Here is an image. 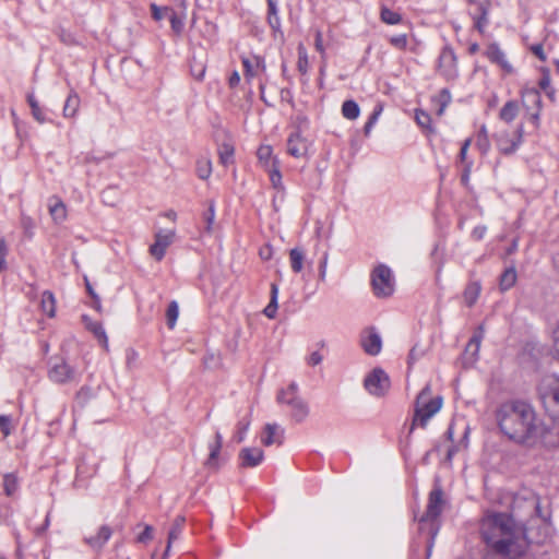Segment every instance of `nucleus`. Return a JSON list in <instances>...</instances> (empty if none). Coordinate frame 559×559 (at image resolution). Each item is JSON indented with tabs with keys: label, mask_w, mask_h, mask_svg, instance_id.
<instances>
[{
	"label": "nucleus",
	"mask_w": 559,
	"mask_h": 559,
	"mask_svg": "<svg viewBox=\"0 0 559 559\" xmlns=\"http://www.w3.org/2000/svg\"><path fill=\"white\" fill-rule=\"evenodd\" d=\"M250 426V419L243 418L237 424V431L234 435V440L241 443L245 440L246 432Z\"/></svg>",
	"instance_id": "44"
},
{
	"label": "nucleus",
	"mask_w": 559,
	"mask_h": 559,
	"mask_svg": "<svg viewBox=\"0 0 559 559\" xmlns=\"http://www.w3.org/2000/svg\"><path fill=\"white\" fill-rule=\"evenodd\" d=\"M538 395L546 408L559 413V377L545 376L538 384Z\"/></svg>",
	"instance_id": "6"
},
{
	"label": "nucleus",
	"mask_w": 559,
	"mask_h": 559,
	"mask_svg": "<svg viewBox=\"0 0 559 559\" xmlns=\"http://www.w3.org/2000/svg\"><path fill=\"white\" fill-rule=\"evenodd\" d=\"M483 337H484V328H483V325H480V326H478L477 331L469 340V342L466 346V352H471L473 356H477Z\"/></svg>",
	"instance_id": "39"
},
{
	"label": "nucleus",
	"mask_w": 559,
	"mask_h": 559,
	"mask_svg": "<svg viewBox=\"0 0 559 559\" xmlns=\"http://www.w3.org/2000/svg\"><path fill=\"white\" fill-rule=\"evenodd\" d=\"M111 534H112L111 528L107 525H103L99 527V530L95 536L86 537L85 542L92 548L100 549L108 542Z\"/></svg>",
	"instance_id": "21"
},
{
	"label": "nucleus",
	"mask_w": 559,
	"mask_h": 559,
	"mask_svg": "<svg viewBox=\"0 0 559 559\" xmlns=\"http://www.w3.org/2000/svg\"><path fill=\"white\" fill-rule=\"evenodd\" d=\"M185 522H186V519L183 516H177L174 520L173 525H171V527H170V530L168 532L167 546H166V550H165V552L163 555L164 558H166L168 556L173 543L181 534V531H182Z\"/></svg>",
	"instance_id": "24"
},
{
	"label": "nucleus",
	"mask_w": 559,
	"mask_h": 559,
	"mask_svg": "<svg viewBox=\"0 0 559 559\" xmlns=\"http://www.w3.org/2000/svg\"><path fill=\"white\" fill-rule=\"evenodd\" d=\"M215 218V205L214 202H210L207 211L204 213V222H205V231H212V225Z\"/></svg>",
	"instance_id": "48"
},
{
	"label": "nucleus",
	"mask_w": 559,
	"mask_h": 559,
	"mask_svg": "<svg viewBox=\"0 0 559 559\" xmlns=\"http://www.w3.org/2000/svg\"><path fill=\"white\" fill-rule=\"evenodd\" d=\"M524 126L520 123L513 132L501 130L495 134V141L500 153L513 154L523 141Z\"/></svg>",
	"instance_id": "7"
},
{
	"label": "nucleus",
	"mask_w": 559,
	"mask_h": 559,
	"mask_svg": "<svg viewBox=\"0 0 559 559\" xmlns=\"http://www.w3.org/2000/svg\"><path fill=\"white\" fill-rule=\"evenodd\" d=\"M495 417L501 433L515 443L527 447L559 445V424L547 427L538 418L534 407L525 401L512 400L502 403Z\"/></svg>",
	"instance_id": "1"
},
{
	"label": "nucleus",
	"mask_w": 559,
	"mask_h": 559,
	"mask_svg": "<svg viewBox=\"0 0 559 559\" xmlns=\"http://www.w3.org/2000/svg\"><path fill=\"white\" fill-rule=\"evenodd\" d=\"M443 504L444 500L442 489L440 486H436L429 493L426 513L420 519L421 523L431 522L432 539L437 534V528L435 527V520L441 514Z\"/></svg>",
	"instance_id": "9"
},
{
	"label": "nucleus",
	"mask_w": 559,
	"mask_h": 559,
	"mask_svg": "<svg viewBox=\"0 0 559 559\" xmlns=\"http://www.w3.org/2000/svg\"><path fill=\"white\" fill-rule=\"evenodd\" d=\"M438 100L440 102V108L437 110V115L441 116L447 107V105L451 100V95L449 91L442 90L438 96Z\"/></svg>",
	"instance_id": "49"
},
{
	"label": "nucleus",
	"mask_w": 559,
	"mask_h": 559,
	"mask_svg": "<svg viewBox=\"0 0 559 559\" xmlns=\"http://www.w3.org/2000/svg\"><path fill=\"white\" fill-rule=\"evenodd\" d=\"M266 171L270 175V180L272 182V186L277 190H283V182H282V174L280 171L278 165L266 169Z\"/></svg>",
	"instance_id": "45"
},
{
	"label": "nucleus",
	"mask_w": 559,
	"mask_h": 559,
	"mask_svg": "<svg viewBox=\"0 0 559 559\" xmlns=\"http://www.w3.org/2000/svg\"><path fill=\"white\" fill-rule=\"evenodd\" d=\"M371 287L376 297L388 298L395 289V278L392 270L385 264H378L370 274Z\"/></svg>",
	"instance_id": "5"
},
{
	"label": "nucleus",
	"mask_w": 559,
	"mask_h": 559,
	"mask_svg": "<svg viewBox=\"0 0 559 559\" xmlns=\"http://www.w3.org/2000/svg\"><path fill=\"white\" fill-rule=\"evenodd\" d=\"M82 320L85 328L94 334L95 337L103 344L104 347L108 346V338L100 322L91 320L87 316H83Z\"/></svg>",
	"instance_id": "22"
},
{
	"label": "nucleus",
	"mask_w": 559,
	"mask_h": 559,
	"mask_svg": "<svg viewBox=\"0 0 559 559\" xmlns=\"http://www.w3.org/2000/svg\"><path fill=\"white\" fill-rule=\"evenodd\" d=\"M212 174V162L209 157H200L197 160V175L200 179L205 180Z\"/></svg>",
	"instance_id": "36"
},
{
	"label": "nucleus",
	"mask_w": 559,
	"mask_h": 559,
	"mask_svg": "<svg viewBox=\"0 0 559 559\" xmlns=\"http://www.w3.org/2000/svg\"><path fill=\"white\" fill-rule=\"evenodd\" d=\"M516 271L514 266L507 269L500 276L501 290H508L514 286L516 282Z\"/></svg>",
	"instance_id": "35"
},
{
	"label": "nucleus",
	"mask_w": 559,
	"mask_h": 559,
	"mask_svg": "<svg viewBox=\"0 0 559 559\" xmlns=\"http://www.w3.org/2000/svg\"><path fill=\"white\" fill-rule=\"evenodd\" d=\"M8 254V246L3 238H0V271L7 267L5 257Z\"/></svg>",
	"instance_id": "57"
},
{
	"label": "nucleus",
	"mask_w": 559,
	"mask_h": 559,
	"mask_svg": "<svg viewBox=\"0 0 559 559\" xmlns=\"http://www.w3.org/2000/svg\"><path fill=\"white\" fill-rule=\"evenodd\" d=\"M93 396V392L90 388L83 386L81 390L76 393V401L82 406Z\"/></svg>",
	"instance_id": "51"
},
{
	"label": "nucleus",
	"mask_w": 559,
	"mask_h": 559,
	"mask_svg": "<svg viewBox=\"0 0 559 559\" xmlns=\"http://www.w3.org/2000/svg\"><path fill=\"white\" fill-rule=\"evenodd\" d=\"M170 24L171 28L175 33L180 34L183 28V21L176 13H171L170 15Z\"/></svg>",
	"instance_id": "55"
},
{
	"label": "nucleus",
	"mask_w": 559,
	"mask_h": 559,
	"mask_svg": "<svg viewBox=\"0 0 559 559\" xmlns=\"http://www.w3.org/2000/svg\"><path fill=\"white\" fill-rule=\"evenodd\" d=\"M439 70L447 79L456 76V57L451 49L444 48L439 56Z\"/></svg>",
	"instance_id": "15"
},
{
	"label": "nucleus",
	"mask_w": 559,
	"mask_h": 559,
	"mask_svg": "<svg viewBox=\"0 0 559 559\" xmlns=\"http://www.w3.org/2000/svg\"><path fill=\"white\" fill-rule=\"evenodd\" d=\"M551 350H552L554 355L559 359V323L552 331Z\"/></svg>",
	"instance_id": "53"
},
{
	"label": "nucleus",
	"mask_w": 559,
	"mask_h": 559,
	"mask_svg": "<svg viewBox=\"0 0 559 559\" xmlns=\"http://www.w3.org/2000/svg\"><path fill=\"white\" fill-rule=\"evenodd\" d=\"M477 146L481 151L483 154H486L489 151L490 143L488 138V131L485 124H483L477 134Z\"/></svg>",
	"instance_id": "42"
},
{
	"label": "nucleus",
	"mask_w": 559,
	"mask_h": 559,
	"mask_svg": "<svg viewBox=\"0 0 559 559\" xmlns=\"http://www.w3.org/2000/svg\"><path fill=\"white\" fill-rule=\"evenodd\" d=\"M190 71L191 75L197 81H202L204 79L206 71L205 60H203L202 58L198 59L195 56H193L190 62Z\"/></svg>",
	"instance_id": "31"
},
{
	"label": "nucleus",
	"mask_w": 559,
	"mask_h": 559,
	"mask_svg": "<svg viewBox=\"0 0 559 559\" xmlns=\"http://www.w3.org/2000/svg\"><path fill=\"white\" fill-rule=\"evenodd\" d=\"M539 87L547 93L548 96H552L554 91L550 90V76L546 72L539 81Z\"/></svg>",
	"instance_id": "56"
},
{
	"label": "nucleus",
	"mask_w": 559,
	"mask_h": 559,
	"mask_svg": "<svg viewBox=\"0 0 559 559\" xmlns=\"http://www.w3.org/2000/svg\"><path fill=\"white\" fill-rule=\"evenodd\" d=\"M3 486L8 496L14 495L19 487L17 478L12 474L5 475L3 479Z\"/></svg>",
	"instance_id": "46"
},
{
	"label": "nucleus",
	"mask_w": 559,
	"mask_h": 559,
	"mask_svg": "<svg viewBox=\"0 0 559 559\" xmlns=\"http://www.w3.org/2000/svg\"><path fill=\"white\" fill-rule=\"evenodd\" d=\"M290 267L295 273L301 272L305 262V253L299 248H293L289 251Z\"/></svg>",
	"instance_id": "32"
},
{
	"label": "nucleus",
	"mask_w": 559,
	"mask_h": 559,
	"mask_svg": "<svg viewBox=\"0 0 559 559\" xmlns=\"http://www.w3.org/2000/svg\"><path fill=\"white\" fill-rule=\"evenodd\" d=\"M257 156L265 170L278 165V159L273 155V148L270 145H261L257 151Z\"/></svg>",
	"instance_id": "20"
},
{
	"label": "nucleus",
	"mask_w": 559,
	"mask_h": 559,
	"mask_svg": "<svg viewBox=\"0 0 559 559\" xmlns=\"http://www.w3.org/2000/svg\"><path fill=\"white\" fill-rule=\"evenodd\" d=\"M390 44L397 49H405L407 46V36L405 34L392 36L390 38Z\"/></svg>",
	"instance_id": "52"
},
{
	"label": "nucleus",
	"mask_w": 559,
	"mask_h": 559,
	"mask_svg": "<svg viewBox=\"0 0 559 559\" xmlns=\"http://www.w3.org/2000/svg\"><path fill=\"white\" fill-rule=\"evenodd\" d=\"M471 143H472V139H466L463 142L461 150H460L459 159L461 163H463L465 165H466V163H468L466 156H467V151H468Z\"/></svg>",
	"instance_id": "58"
},
{
	"label": "nucleus",
	"mask_w": 559,
	"mask_h": 559,
	"mask_svg": "<svg viewBox=\"0 0 559 559\" xmlns=\"http://www.w3.org/2000/svg\"><path fill=\"white\" fill-rule=\"evenodd\" d=\"M442 405L440 396L431 397L430 384H426L416 399L415 417L413 424L425 427L428 420L439 412Z\"/></svg>",
	"instance_id": "3"
},
{
	"label": "nucleus",
	"mask_w": 559,
	"mask_h": 559,
	"mask_svg": "<svg viewBox=\"0 0 559 559\" xmlns=\"http://www.w3.org/2000/svg\"><path fill=\"white\" fill-rule=\"evenodd\" d=\"M40 308L41 311L47 314L49 318H53L56 313V299L53 294L50 290H45L41 294L40 299Z\"/></svg>",
	"instance_id": "30"
},
{
	"label": "nucleus",
	"mask_w": 559,
	"mask_h": 559,
	"mask_svg": "<svg viewBox=\"0 0 559 559\" xmlns=\"http://www.w3.org/2000/svg\"><path fill=\"white\" fill-rule=\"evenodd\" d=\"M179 316V307L176 301H171L168 305L167 311H166V318H167V325L169 329H174L176 325L177 319Z\"/></svg>",
	"instance_id": "43"
},
{
	"label": "nucleus",
	"mask_w": 559,
	"mask_h": 559,
	"mask_svg": "<svg viewBox=\"0 0 559 559\" xmlns=\"http://www.w3.org/2000/svg\"><path fill=\"white\" fill-rule=\"evenodd\" d=\"M486 53L491 62L499 64L507 73H511L513 71L512 66L508 62L504 52L498 45H490Z\"/></svg>",
	"instance_id": "18"
},
{
	"label": "nucleus",
	"mask_w": 559,
	"mask_h": 559,
	"mask_svg": "<svg viewBox=\"0 0 559 559\" xmlns=\"http://www.w3.org/2000/svg\"><path fill=\"white\" fill-rule=\"evenodd\" d=\"M523 97H527L536 107L535 111L530 114V120L538 127L540 117L542 97L540 94L534 88H527L522 92Z\"/></svg>",
	"instance_id": "19"
},
{
	"label": "nucleus",
	"mask_w": 559,
	"mask_h": 559,
	"mask_svg": "<svg viewBox=\"0 0 559 559\" xmlns=\"http://www.w3.org/2000/svg\"><path fill=\"white\" fill-rule=\"evenodd\" d=\"M267 23L275 33L276 32L281 33V20H280L278 14L267 15Z\"/></svg>",
	"instance_id": "59"
},
{
	"label": "nucleus",
	"mask_w": 559,
	"mask_h": 559,
	"mask_svg": "<svg viewBox=\"0 0 559 559\" xmlns=\"http://www.w3.org/2000/svg\"><path fill=\"white\" fill-rule=\"evenodd\" d=\"M277 296H278V286L273 283L271 285V301L263 310V313L270 319H273L276 316Z\"/></svg>",
	"instance_id": "34"
},
{
	"label": "nucleus",
	"mask_w": 559,
	"mask_h": 559,
	"mask_svg": "<svg viewBox=\"0 0 559 559\" xmlns=\"http://www.w3.org/2000/svg\"><path fill=\"white\" fill-rule=\"evenodd\" d=\"M479 532L487 548L506 558H520L530 546L525 527L508 513L486 512Z\"/></svg>",
	"instance_id": "2"
},
{
	"label": "nucleus",
	"mask_w": 559,
	"mask_h": 559,
	"mask_svg": "<svg viewBox=\"0 0 559 559\" xmlns=\"http://www.w3.org/2000/svg\"><path fill=\"white\" fill-rule=\"evenodd\" d=\"M174 237V230L156 233L155 242L150 247V252L157 261H160L164 258L166 249L173 242Z\"/></svg>",
	"instance_id": "11"
},
{
	"label": "nucleus",
	"mask_w": 559,
	"mask_h": 559,
	"mask_svg": "<svg viewBox=\"0 0 559 559\" xmlns=\"http://www.w3.org/2000/svg\"><path fill=\"white\" fill-rule=\"evenodd\" d=\"M138 526H142V524H139ZM153 533H154L153 526L144 524L142 533L139 534L135 539L136 543L146 544V543L151 542L154 537Z\"/></svg>",
	"instance_id": "47"
},
{
	"label": "nucleus",
	"mask_w": 559,
	"mask_h": 559,
	"mask_svg": "<svg viewBox=\"0 0 559 559\" xmlns=\"http://www.w3.org/2000/svg\"><path fill=\"white\" fill-rule=\"evenodd\" d=\"M0 430L2 431L4 437H8L11 433V417L7 415L0 416Z\"/></svg>",
	"instance_id": "54"
},
{
	"label": "nucleus",
	"mask_w": 559,
	"mask_h": 559,
	"mask_svg": "<svg viewBox=\"0 0 559 559\" xmlns=\"http://www.w3.org/2000/svg\"><path fill=\"white\" fill-rule=\"evenodd\" d=\"M322 361V355L319 352H313L308 357V364L310 366H317Z\"/></svg>",
	"instance_id": "62"
},
{
	"label": "nucleus",
	"mask_w": 559,
	"mask_h": 559,
	"mask_svg": "<svg viewBox=\"0 0 559 559\" xmlns=\"http://www.w3.org/2000/svg\"><path fill=\"white\" fill-rule=\"evenodd\" d=\"M310 142L299 131L293 132L287 139V153L295 158H307Z\"/></svg>",
	"instance_id": "10"
},
{
	"label": "nucleus",
	"mask_w": 559,
	"mask_h": 559,
	"mask_svg": "<svg viewBox=\"0 0 559 559\" xmlns=\"http://www.w3.org/2000/svg\"><path fill=\"white\" fill-rule=\"evenodd\" d=\"M235 148L231 144L224 143L218 148L219 162L224 166H228L234 163Z\"/></svg>",
	"instance_id": "37"
},
{
	"label": "nucleus",
	"mask_w": 559,
	"mask_h": 559,
	"mask_svg": "<svg viewBox=\"0 0 559 559\" xmlns=\"http://www.w3.org/2000/svg\"><path fill=\"white\" fill-rule=\"evenodd\" d=\"M27 103L31 107L32 116L37 122L45 123L48 121L45 114V109L39 105L38 100L36 99L33 93L27 94Z\"/></svg>",
	"instance_id": "29"
},
{
	"label": "nucleus",
	"mask_w": 559,
	"mask_h": 559,
	"mask_svg": "<svg viewBox=\"0 0 559 559\" xmlns=\"http://www.w3.org/2000/svg\"><path fill=\"white\" fill-rule=\"evenodd\" d=\"M480 290L481 287L478 282H471L466 285L463 293V298L467 307H472L475 305L479 297Z\"/></svg>",
	"instance_id": "28"
},
{
	"label": "nucleus",
	"mask_w": 559,
	"mask_h": 559,
	"mask_svg": "<svg viewBox=\"0 0 559 559\" xmlns=\"http://www.w3.org/2000/svg\"><path fill=\"white\" fill-rule=\"evenodd\" d=\"M79 108L80 97L75 92L71 91L63 106V116L66 118H73L78 114Z\"/></svg>",
	"instance_id": "27"
},
{
	"label": "nucleus",
	"mask_w": 559,
	"mask_h": 559,
	"mask_svg": "<svg viewBox=\"0 0 559 559\" xmlns=\"http://www.w3.org/2000/svg\"><path fill=\"white\" fill-rule=\"evenodd\" d=\"M49 213L56 223H61L66 219L67 209L64 203L57 197L49 200Z\"/></svg>",
	"instance_id": "25"
},
{
	"label": "nucleus",
	"mask_w": 559,
	"mask_h": 559,
	"mask_svg": "<svg viewBox=\"0 0 559 559\" xmlns=\"http://www.w3.org/2000/svg\"><path fill=\"white\" fill-rule=\"evenodd\" d=\"M487 228L485 226H476L472 231V237L476 240L484 238Z\"/></svg>",
	"instance_id": "61"
},
{
	"label": "nucleus",
	"mask_w": 559,
	"mask_h": 559,
	"mask_svg": "<svg viewBox=\"0 0 559 559\" xmlns=\"http://www.w3.org/2000/svg\"><path fill=\"white\" fill-rule=\"evenodd\" d=\"M151 11H152V16L154 20L156 21H160L163 19V9H160L159 7H157L155 3H152L151 4Z\"/></svg>",
	"instance_id": "63"
},
{
	"label": "nucleus",
	"mask_w": 559,
	"mask_h": 559,
	"mask_svg": "<svg viewBox=\"0 0 559 559\" xmlns=\"http://www.w3.org/2000/svg\"><path fill=\"white\" fill-rule=\"evenodd\" d=\"M415 119H416V122L421 127V128H429L430 127V116L423 111V110H416V114H415Z\"/></svg>",
	"instance_id": "50"
},
{
	"label": "nucleus",
	"mask_w": 559,
	"mask_h": 559,
	"mask_svg": "<svg viewBox=\"0 0 559 559\" xmlns=\"http://www.w3.org/2000/svg\"><path fill=\"white\" fill-rule=\"evenodd\" d=\"M360 109L355 100H345L342 105V115L348 120H355L359 117Z\"/></svg>",
	"instance_id": "33"
},
{
	"label": "nucleus",
	"mask_w": 559,
	"mask_h": 559,
	"mask_svg": "<svg viewBox=\"0 0 559 559\" xmlns=\"http://www.w3.org/2000/svg\"><path fill=\"white\" fill-rule=\"evenodd\" d=\"M365 389L374 396H383L388 393L391 382L388 373L381 368H374L364 380Z\"/></svg>",
	"instance_id": "8"
},
{
	"label": "nucleus",
	"mask_w": 559,
	"mask_h": 559,
	"mask_svg": "<svg viewBox=\"0 0 559 559\" xmlns=\"http://www.w3.org/2000/svg\"><path fill=\"white\" fill-rule=\"evenodd\" d=\"M382 112V106H377L373 110V112L371 114V116L369 117L368 121L369 123H371L372 126H374V123L377 122L379 116L381 115Z\"/></svg>",
	"instance_id": "64"
},
{
	"label": "nucleus",
	"mask_w": 559,
	"mask_h": 559,
	"mask_svg": "<svg viewBox=\"0 0 559 559\" xmlns=\"http://www.w3.org/2000/svg\"><path fill=\"white\" fill-rule=\"evenodd\" d=\"M239 464L243 468L259 466L264 460V453L259 448H243L239 452Z\"/></svg>",
	"instance_id": "14"
},
{
	"label": "nucleus",
	"mask_w": 559,
	"mask_h": 559,
	"mask_svg": "<svg viewBox=\"0 0 559 559\" xmlns=\"http://www.w3.org/2000/svg\"><path fill=\"white\" fill-rule=\"evenodd\" d=\"M297 51H298V61H297L298 71L301 74H307V72L309 70V60H308L307 49L305 48V46L302 44H299Z\"/></svg>",
	"instance_id": "41"
},
{
	"label": "nucleus",
	"mask_w": 559,
	"mask_h": 559,
	"mask_svg": "<svg viewBox=\"0 0 559 559\" xmlns=\"http://www.w3.org/2000/svg\"><path fill=\"white\" fill-rule=\"evenodd\" d=\"M49 378L56 383H66L76 379V371L67 362L60 361L51 367Z\"/></svg>",
	"instance_id": "12"
},
{
	"label": "nucleus",
	"mask_w": 559,
	"mask_h": 559,
	"mask_svg": "<svg viewBox=\"0 0 559 559\" xmlns=\"http://www.w3.org/2000/svg\"><path fill=\"white\" fill-rule=\"evenodd\" d=\"M520 106L516 100L507 102L499 111V119L504 123H512L518 117Z\"/></svg>",
	"instance_id": "23"
},
{
	"label": "nucleus",
	"mask_w": 559,
	"mask_h": 559,
	"mask_svg": "<svg viewBox=\"0 0 559 559\" xmlns=\"http://www.w3.org/2000/svg\"><path fill=\"white\" fill-rule=\"evenodd\" d=\"M326 266H328V253H324L322 260L319 264V278L320 281H324L326 276Z\"/></svg>",
	"instance_id": "60"
},
{
	"label": "nucleus",
	"mask_w": 559,
	"mask_h": 559,
	"mask_svg": "<svg viewBox=\"0 0 559 559\" xmlns=\"http://www.w3.org/2000/svg\"><path fill=\"white\" fill-rule=\"evenodd\" d=\"M380 19L388 25H396L402 21V15L395 11L390 10L388 7L382 5L380 11Z\"/></svg>",
	"instance_id": "38"
},
{
	"label": "nucleus",
	"mask_w": 559,
	"mask_h": 559,
	"mask_svg": "<svg viewBox=\"0 0 559 559\" xmlns=\"http://www.w3.org/2000/svg\"><path fill=\"white\" fill-rule=\"evenodd\" d=\"M223 445V437L221 432L216 431L214 436V440L209 443V456L206 461L204 462V466L206 468L217 471L219 467V453Z\"/></svg>",
	"instance_id": "16"
},
{
	"label": "nucleus",
	"mask_w": 559,
	"mask_h": 559,
	"mask_svg": "<svg viewBox=\"0 0 559 559\" xmlns=\"http://www.w3.org/2000/svg\"><path fill=\"white\" fill-rule=\"evenodd\" d=\"M360 344L364 350L371 356L378 355L382 348V341L374 329H367L361 333Z\"/></svg>",
	"instance_id": "13"
},
{
	"label": "nucleus",
	"mask_w": 559,
	"mask_h": 559,
	"mask_svg": "<svg viewBox=\"0 0 559 559\" xmlns=\"http://www.w3.org/2000/svg\"><path fill=\"white\" fill-rule=\"evenodd\" d=\"M284 439V429L277 424H266L261 436V442L265 447L274 443L282 444Z\"/></svg>",
	"instance_id": "17"
},
{
	"label": "nucleus",
	"mask_w": 559,
	"mask_h": 559,
	"mask_svg": "<svg viewBox=\"0 0 559 559\" xmlns=\"http://www.w3.org/2000/svg\"><path fill=\"white\" fill-rule=\"evenodd\" d=\"M298 386L292 383L277 394V402L290 408V418L296 423L304 421L309 415L308 404L298 395Z\"/></svg>",
	"instance_id": "4"
},
{
	"label": "nucleus",
	"mask_w": 559,
	"mask_h": 559,
	"mask_svg": "<svg viewBox=\"0 0 559 559\" xmlns=\"http://www.w3.org/2000/svg\"><path fill=\"white\" fill-rule=\"evenodd\" d=\"M242 64L245 68L246 78H251L257 74L258 69L264 70V68H265L263 60L260 59L259 57L254 58V66L251 63V61L248 58L242 59Z\"/></svg>",
	"instance_id": "40"
},
{
	"label": "nucleus",
	"mask_w": 559,
	"mask_h": 559,
	"mask_svg": "<svg viewBox=\"0 0 559 559\" xmlns=\"http://www.w3.org/2000/svg\"><path fill=\"white\" fill-rule=\"evenodd\" d=\"M474 25L475 27L483 33L485 27L488 24V8L483 3L476 4V12L473 14Z\"/></svg>",
	"instance_id": "26"
}]
</instances>
